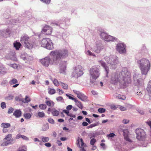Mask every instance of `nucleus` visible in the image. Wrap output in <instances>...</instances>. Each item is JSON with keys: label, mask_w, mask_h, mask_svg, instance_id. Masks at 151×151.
I'll list each match as a JSON object with an SVG mask.
<instances>
[{"label": "nucleus", "mask_w": 151, "mask_h": 151, "mask_svg": "<svg viewBox=\"0 0 151 151\" xmlns=\"http://www.w3.org/2000/svg\"><path fill=\"white\" fill-rule=\"evenodd\" d=\"M51 55L53 56L54 60V62H55V64H58L62 59L67 57L68 55V52L67 50L62 49L56 50L52 51Z\"/></svg>", "instance_id": "obj_1"}, {"label": "nucleus", "mask_w": 151, "mask_h": 151, "mask_svg": "<svg viewBox=\"0 0 151 151\" xmlns=\"http://www.w3.org/2000/svg\"><path fill=\"white\" fill-rule=\"evenodd\" d=\"M142 74L146 75L150 67V63L148 60L143 58L137 62Z\"/></svg>", "instance_id": "obj_2"}, {"label": "nucleus", "mask_w": 151, "mask_h": 151, "mask_svg": "<svg viewBox=\"0 0 151 151\" xmlns=\"http://www.w3.org/2000/svg\"><path fill=\"white\" fill-rule=\"evenodd\" d=\"M89 73L90 82L91 83L95 82L96 79L99 76L100 74L99 69L95 66H93L90 68Z\"/></svg>", "instance_id": "obj_3"}, {"label": "nucleus", "mask_w": 151, "mask_h": 151, "mask_svg": "<svg viewBox=\"0 0 151 151\" xmlns=\"http://www.w3.org/2000/svg\"><path fill=\"white\" fill-rule=\"evenodd\" d=\"M20 41L21 43L24 44V47L29 49H32L36 45L34 39L29 40V37L27 36L22 37Z\"/></svg>", "instance_id": "obj_4"}, {"label": "nucleus", "mask_w": 151, "mask_h": 151, "mask_svg": "<svg viewBox=\"0 0 151 151\" xmlns=\"http://www.w3.org/2000/svg\"><path fill=\"white\" fill-rule=\"evenodd\" d=\"M41 46L49 50L52 49L53 48L52 41L49 38H44L41 41Z\"/></svg>", "instance_id": "obj_5"}, {"label": "nucleus", "mask_w": 151, "mask_h": 151, "mask_svg": "<svg viewBox=\"0 0 151 151\" xmlns=\"http://www.w3.org/2000/svg\"><path fill=\"white\" fill-rule=\"evenodd\" d=\"M136 134V138L139 140H143L145 139L146 134L144 130L138 128L135 131Z\"/></svg>", "instance_id": "obj_6"}, {"label": "nucleus", "mask_w": 151, "mask_h": 151, "mask_svg": "<svg viewBox=\"0 0 151 151\" xmlns=\"http://www.w3.org/2000/svg\"><path fill=\"white\" fill-rule=\"evenodd\" d=\"M54 57L51 59L49 57H46L40 60V62L44 66L47 67L49 64H55V62H54Z\"/></svg>", "instance_id": "obj_7"}, {"label": "nucleus", "mask_w": 151, "mask_h": 151, "mask_svg": "<svg viewBox=\"0 0 151 151\" xmlns=\"http://www.w3.org/2000/svg\"><path fill=\"white\" fill-rule=\"evenodd\" d=\"M104 59L108 64L111 65H116L118 63V60L116 56L110 57L106 56L104 58Z\"/></svg>", "instance_id": "obj_8"}, {"label": "nucleus", "mask_w": 151, "mask_h": 151, "mask_svg": "<svg viewBox=\"0 0 151 151\" xmlns=\"http://www.w3.org/2000/svg\"><path fill=\"white\" fill-rule=\"evenodd\" d=\"M116 49L120 53H125L126 52L125 45L123 43H118L116 46Z\"/></svg>", "instance_id": "obj_9"}, {"label": "nucleus", "mask_w": 151, "mask_h": 151, "mask_svg": "<svg viewBox=\"0 0 151 151\" xmlns=\"http://www.w3.org/2000/svg\"><path fill=\"white\" fill-rule=\"evenodd\" d=\"M83 70L82 66L79 65L75 67L74 73L77 74L78 76H80L83 74Z\"/></svg>", "instance_id": "obj_10"}, {"label": "nucleus", "mask_w": 151, "mask_h": 151, "mask_svg": "<svg viewBox=\"0 0 151 151\" xmlns=\"http://www.w3.org/2000/svg\"><path fill=\"white\" fill-rule=\"evenodd\" d=\"M52 31V28L48 26H45L43 28L42 31V32H43L47 35H50L51 34Z\"/></svg>", "instance_id": "obj_11"}, {"label": "nucleus", "mask_w": 151, "mask_h": 151, "mask_svg": "<svg viewBox=\"0 0 151 151\" xmlns=\"http://www.w3.org/2000/svg\"><path fill=\"white\" fill-rule=\"evenodd\" d=\"M66 63L65 61L62 62V63L60 64L59 67L60 70L59 72L60 73H63L65 72V71L66 69Z\"/></svg>", "instance_id": "obj_12"}, {"label": "nucleus", "mask_w": 151, "mask_h": 151, "mask_svg": "<svg viewBox=\"0 0 151 151\" xmlns=\"http://www.w3.org/2000/svg\"><path fill=\"white\" fill-rule=\"evenodd\" d=\"M111 79V83L112 84H115L119 81V76L117 74H115L112 75Z\"/></svg>", "instance_id": "obj_13"}, {"label": "nucleus", "mask_w": 151, "mask_h": 151, "mask_svg": "<svg viewBox=\"0 0 151 151\" xmlns=\"http://www.w3.org/2000/svg\"><path fill=\"white\" fill-rule=\"evenodd\" d=\"M123 136L124 137V139L127 141L129 142H132V141L130 139L128 136L129 131L127 129H125L123 130Z\"/></svg>", "instance_id": "obj_14"}, {"label": "nucleus", "mask_w": 151, "mask_h": 151, "mask_svg": "<svg viewBox=\"0 0 151 151\" xmlns=\"http://www.w3.org/2000/svg\"><path fill=\"white\" fill-rule=\"evenodd\" d=\"M99 62L101 64V65L104 68L106 72V76L108 77V74L109 73V69L108 67L106 65L105 62L102 60H99Z\"/></svg>", "instance_id": "obj_15"}, {"label": "nucleus", "mask_w": 151, "mask_h": 151, "mask_svg": "<svg viewBox=\"0 0 151 151\" xmlns=\"http://www.w3.org/2000/svg\"><path fill=\"white\" fill-rule=\"evenodd\" d=\"M77 96L79 99L83 101H85L87 99V96L80 92L77 95Z\"/></svg>", "instance_id": "obj_16"}, {"label": "nucleus", "mask_w": 151, "mask_h": 151, "mask_svg": "<svg viewBox=\"0 0 151 151\" xmlns=\"http://www.w3.org/2000/svg\"><path fill=\"white\" fill-rule=\"evenodd\" d=\"M22 114L21 111L19 110H17L14 112L13 115L16 118L20 117Z\"/></svg>", "instance_id": "obj_17"}, {"label": "nucleus", "mask_w": 151, "mask_h": 151, "mask_svg": "<svg viewBox=\"0 0 151 151\" xmlns=\"http://www.w3.org/2000/svg\"><path fill=\"white\" fill-rule=\"evenodd\" d=\"M146 89L149 95L151 96V80L149 82Z\"/></svg>", "instance_id": "obj_18"}, {"label": "nucleus", "mask_w": 151, "mask_h": 151, "mask_svg": "<svg viewBox=\"0 0 151 151\" xmlns=\"http://www.w3.org/2000/svg\"><path fill=\"white\" fill-rule=\"evenodd\" d=\"M51 113L53 116H56L59 114V112L55 109L53 108L52 110Z\"/></svg>", "instance_id": "obj_19"}, {"label": "nucleus", "mask_w": 151, "mask_h": 151, "mask_svg": "<svg viewBox=\"0 0 151 151\" xmlns=\"http://www.w3.org/2000/svg\"><path fill=\"white\" fill-rule=\"evenodd\" d=\"M11 124L9 123H3L1 125V128H9L11 127Z\"/></svg>", "instance_id": "obj_20"}, {"label": "nucleus", "mask_w": 151, "mask_h": 151, "mask_svg": "<svg viewBox=\"0 0 151 151\" xmlns=\"http://www.w3.org/2000/svg\"><path fill=\"white\" fill-rule=\"evenodd\" d=\"M76 104V105L80 109H82L83 108V106L81 103L77 100V99H76L75 101H74Z\"/></svg>", "instance_id": "obj_21"}, {"label": "nucleus", "mask_w": 151, "mask_h": 151, "mask_svg": "<svg viewBox=\"0 0 151 151\" xmlns=\"http://www.w3.org/2000/svg\"><path fill=\"white\" fill-rule=\"evenodd\" d=\"M101 50V49L100 47L97 45H96L93 48V51L97 53L100 52Z\"/></svg>", "instance_id": "obj_22"}, {"label": "nucleus", "mask_w": 151, "mask_h": 151, "mask_svg": "<svg viewBox=\"0 0 151 151\" xmlns=\"http://www.w3.org/2000/svg\"><path fill=\"white\" fill-rule=\"evenodd\" d=\"M14 47L16 48L17 50H19L21 45V43L19 42H16L15 43H14Z\"/></svg>", "instance_id": "obj_23"}, {"label": "nucleus", "mask_w": 151, "mask_h": 151, "mask_svg": "<svg viewBox=\"0 0 151 151\" xmlns=\"http://www.w3.org/2000/svg\"><path fill=\"white\" fill-rule=\"evenodd\" d=\"M46 105L49 106H53L54 105V102L51 101H47L45 102Z\"/></svg>", "instance_id": "obj_24"}, {"label": "nucleus", "mask_w": 151, "mask_h": 151, "mask_svg": "<svg viewBox=\"0 0 151 151\" xmlns=\"http://www.w3.org/2000/svg\"><path fill=\"white\" fill-rule=\"evenodd\" d=\"M12 138V135L11 134H9L7 135L5 138L4 139V140H6L7 141L10 142Z\"/></svg>", "instance_id": "obj_25"}, {"label": "nucleus", "mask_w": 151, "mask_h": 151, "mask_svg": "<svg viewBox=\"0 0 151 151\" xmlns=\"http://www.w3.org/2000/svg\"><path fill=\"white\" fill-rule=\"evenodd\" d=\"M31 99L28 96H26L24 99H22V101L24 103H27L30 102Z\"/></svg>", "instance_id": "obj_26"}, {"label": "nucleus", "mask_w": 151, "mask_h": 151, "mask_svg": "<svg viewBox=\"0 0 151 151\" xmlns=\"http://www.w3.org/2000/svg\"><path fill=\"white\" fill-rule=\"evenodd\" d=\"M18 83L17 80L15 78H13L9 81V83L10 85H12L16 84Z\"/></svg>", "instance_id": "obj_27"}, {"label": "nucleus", "mask_w": 151, "mask_h": 151, "mask_svg": "<svg viewBox=\"0 0 151 151\" xmlns=\"http://www.w3.org/2000/svg\"><path fill=\"white\" fill-rule=\"evenodd\" d=\"M60 84H61L63 88L66 90L68 89V86L67 84L61 82H60Z\"/></svg>", "instance_id": "obj_28"}, {"label": "nucleus", "mask_w": 151, "mask_h": 151, "mask_svg": "<svg viewBox=\"0 0 151 151\" xmlns=\"http://www.w3.org/2000/svg\"><path fill=\"white\" fill-rule=\"evenodd\" d=\"M41 140L44 142H47L49 140V138L47 137H41Z\"/></svg>", "instance_id": "obj_29"}, {"label": "nucleus", "mask_w": 151, "mask_h": 151, "mask_svg": "<svg viewBox=\"0 0 151 151\" xmlns=\"http://www.w3.org/2000/svg\"><path fill=\"white\" fill-rule=\"evenodd\" d=\"M37 115L39 117L42 118L45 116V114L43 111H40L37 113Z\"/></svg>", "instance_id": "obj_30"}, {"label": "nucleus", "mask_w": 151, "mask_h": 151, "mask_svg": "<svg viewBox=\"0 0 151 151\" xmlns=\"http://www.w3.org/2000/svg\"><path fill=\"white\" fill-rule=\"evenodd\" d=\"M39 107L42 110H45L46 109L47 106L45 104H42L39 105Z\"/></svg>", "instance_id": "obj_31"}, {"label": "nucleus", "mask_w": 151, "mask_h": 151, "mask_svg": "<svg viewBox=\"0 0 151 151\" xmlns=\"http://www.w3.org/2000/svg\"><path fill=\"white\" fill-rule=\"evenodd\" d=\"M116 97L118 99L122 100H125L126 99V97L125 96L119 94L116 96Z\"/></svg>", "instance_id": "obj_32"}, {"label": "nucleus", "mask_w": 151, "mask_h": 151, "mask_svg": "<svg viewBox=\"0 0 151 151\" xmlns=\"http://www.w3.org/2000/svg\"><path fill=\"white\" fill-rule=\"evenodd\" d=\"M24 116L26 119H29L31 117V115L30 113H25L24 114Z\"/></svg>", "instance_id": "obj_33"}, {"label": "nucleus", "mask_w": 151, "mask_h": 151, "mask_svg": "<svg viewBox=\"0 0 151 151\" xmlns=\"http://www.w3.org/2000/svg\"><path fill=\"white\" fill-rule=\"evenodd\" d=\"M55 93V89L52 88H50L48 89V93L52 95L54 94Z\"/></svg>", "instance_id": "obj_34"}, {"label": "nucleus", "mask_w": 151, "mask_h": 151, "mask_svg": "<svg viewBox=\"0 0 151 151\" xmlns=\"http://www.w3.org/2000/svg\"><path fill=\"white\" fill-rule=\"evenodd\" d=\"M108 37V38L106 39L107 41H113L115 39L114 37L109 35Z\"/></svg>", "instance_id": "obj_35"}, {"label": "nucleus", "mask_w": 151, "mask_h": 151, "mask_svg": "<svg viewBox=\"0 0 151 151\" xmlns=\"http://www.w3.org/2000/svg\"><path fill=\"white\" fill-rule=\"evenodd\" d=\"M10 142H8L7 141H4L3 142L1 145V146H5L8 145L10 144Z\"/></svg>", "instance_id": "obj_36"}, {"label": "nucleus", "mask_w": 151, "mask_h": 151, "mask_svg": "<svg viewBox=\"0 0 151 151\" xmlns=\"http://www.w3.org/2000/svg\"><path fill=\"white\" fill-rule=\"evenodd\" d=\"M96 142V139L94 138H93L91 140L90 143L91 145H93Z\"/></svg>", "instance_id": "obj_37"}, {"label": "nucleus", "mask_w": 151, "mask_h": 151, "mask_svg": "<svg viewBox=\"0 0 151 151\" xmlns=\"http://www.w3.org/2000/svg\"><path fill=\"white\" fill-rule=\"evenodd\" d=\"M54 84L57 86H58L59 85V83L58 81L56 79H54L53 81Z\"/></svg>", "instance_id": "obj_38"}, {"label": "nucleus", "mask_w": 151, "mask_h": 151, "mask_svg": "<svg viewBox=\"0 0 151 151\" xmlns=\"http://www.w3.org/2000/svg\"><path fill=\"white\" fill-rule=\"evenodd\" d=\"M107 34L105 33V32H102L100 35L101 36L102 38L104 40L106 36H107Z\"/></svg>", "instance_id": "obj_39"}, {"label": "nucleus", "mask_w": 151, "mask_h": 151, "mask_svg": "<svg viewBox=\"0 0 151 151\" xmlns=\"http://www.w3.org/2000/svg\"><path fill=\"white\" fill-rule=\"evenodd\" d=\"M57 100L58 101L63 102V97L61 96H59L56 98Z\"/></svg>", "instance_id": "obj_40"}, {"label": "nucleus", "mask_w": 151, "mask_h": 151, "mask_svg": "<svg viewBox=\"0 0 151 151\" xmlns=\"http://www.w3.org/2000/svg\"><path fill=\"white\" fill-rule=\"evenodd\" d=\"M98 111L101 113H103L105 112V109H104L100 108L98 109Z\"/></svg>", "instance_id": "obj_41"}, {"label": "nucleus", "mask_w": 151, "mask_h": 151, "mask_svg": "<svg viewBox=\"0 0 151 151\" xmlns=\"http://www.w3.org/2000/svg\"><path fill=\"white\" fill-rule=\"evenodd\" d=\"M1 106L2 108L4 109L6 107V104L4 102H2L1 103Z\"/></svg>", "instance_id": "obj_42"}, {"label": "nucleus", "mask_w": 151, "mask_h": 151, "mask_svg": "<svg viewBox=\"0 0 151 151\" xmlns=\"http://www.w3.org/2000/svg\"><path fill=\"white\" fill-rule=\"evenodd\" d=\"M48 121L50 123L52 124H54L55 123L54 121V120L51 118L48 119Z\"/></svg>", "instance_id": "obj_43"}, {"label": "nucleus", "mask_w": 151, "mask_h": 151, "mask_svg": "<svg viewBox=\"0 0 151 151\" xmlns=\"http://www.w3.org/2000/svg\"><path fill=\"white\" fill-rule=\"evenodd\" d=\"M41 1L43 2L46 4H49L51 0H40Z\"/></svg>", "instance_id": "obj_44"}, {"label": "nucleus", "mask_w": 151, "mask_h": 151, "mask_svg": "<svg viewBox=\"0 0 151 151\" xmlns=\"http://www.w3.org/2000/svg\"><path fill=\"white\" fill-rule=\"evenodd\" d=\"M14 111V109L12 107H11L9 108L8 111V114L12 113Z\"/></svg>", "instance_id": "obj_45"}, {"label": "nucleus", "mask_w": 151, "mask_h": 151, "mask_svg": "<svg viewBox=\"0 0 151 151\" xmlns=\"http://www.w3.org/2000/svg\"><path fill=\"white\" fill-rule=\"evenodd\" d=\"M115 135V134L113 133H110L107 135V136L108 137H114Z\"/></svg>", "instance_id": "obj_46"}, {"label": "nucleus", "mask_w": 151, "mask_h": 151, "mask_svg": "<svg viewBox=\"0 0 151 151\" xmlns=\"http://www.w3.org/2000/svg\"><path fill=\"white\" fill-rule=\"evenodd\" d=\"M87 52L88 53V55H91V56H94L95 57L96 56H95V54H94L93 53H92L89 50H88L87 51Z\"/></svg>", "instance_id": "obj_47"}, {"label": "nucleus", "mask_w": 151, "mask_h": 151, "mask_svg": "<svg viewBox=\"0 0 151 151\" xmlns=\"http://www.w3.org/2000/svg\"><path fill=\"white\" fill-rule=\"evenodd\" d=\"M66 96H68L70 99L73 100L74 101L76 99L74 98L71 97V96H70L68 95L67 94H66Z\"/></svg>", "instance_id": "obj_48"}, {"label": "nucleus", "mask_w": 151, "mask_h": 151, "mask_svg": "<svg viewBox=\"0 0 151 151\" xmlns=\"http://www.w3.org/2000/svg\"><path fill=\"white\" fill-rule=\"evenodd\" d=\"M73 106L72 105H70L66 107V109L68 111L71 110Z\"/></svg>", "instance_id": "obj_49"}, {"label": "nucleus", "mask_w": 151, "mask_h": 151, "mask_svg": "<svg viewBox=\"0 0 151 151\" xmlns=\"http://www.w3.org/2000/svg\"><path fill=\"white\" fill-rule=\"evenodd\" d=\"M129 122V120L128 119H124L122 120V122L125 124L128 123Z\"/></svg>", "instance_id": "obj_50"}, {"label": "nucleus", "mask_w": 151, "mask_h": 151, "mask_svg": "<svg viewBox=\"0 0 151 151\" xmlns=\"http://www.w3.org/2000/svg\"><path fill=\"white\" fill-rule=\"evenodd\" d=\"M119 109L121 110L122 111H125L126 110V109L125 107H123L122 106H120Z\"/></svg>", "instance_id": "obj_51"}, {"label": "nucleus", "mask_w": 151, "mask_h": 151, "mask_svg": "<svg viewBox=\"0 0 151 151\" xmlns=\"http://www.w3.org/2000/svg\"><path fill=\"white\" fill-rule=\"evenodd\" d=\"M4 70V68L3 66L0 65V73L3 72Z\"/></svg>", "instance_id": "obj_52"}, {"label": "nucleus", "mask_w": 151, "mask_h": 151, "mask_svg": "<svg viewBox=\"0 0 151 151\" xmlns=\"http://www.w3.org/2000/svg\"><path fill=\"white\" fill-rule=\"evenodd\" d=\"M63 112L64 113H65L68 116V114H69V111L68 110H64L63 111Z\"/></svg>", "instance_id": "obj_53"}, {"label": "nucleus", "mask_w": 151, "mask_h": 151, "mask_svg": "<svg viewBox=\"0 0 151 151\" xmlns=\"http://www.w3.org/2000/svg\"><path fill=\"white\" fill-rule=\"evenodd\" d=\"M45 145L47 147H50L51 146V144L49 143H46L45 144Z\"/></svg>", "instance_id": "obj_54"}, {"label": "nucleus", "mask_w": 151, "mask_h": 151, "mask_svg": "<svg viewBox=\"0 0 151 151\" xmlns=\"http://www.w3.org/2000/svg\"><path fill=\"white\" fill-rule=\"evenodd\" d=\"M8 131V129L7 128H3L2 131L3 133H6Z\"/></svg>", "instance_id": "obj_55"}, {"label": "nucleus", "mask_w": 151, "mask_h": 151, "mask_svg": "<svg viewBox=\"0 0 151 151\" xmlns=\"http://www.w3.org/2000/svg\"><path fill=\"white\" fill-rule=\"evenodd\" d=\"M57 90V91H58L59 92V94H63L64 93L63 91L62 90H61L60 89H58Z\"/></svg>", "instance_id": "obj_56"}, {"label": "nucleus", "mask_w": 151, "mask_h": 151, "mask_svg": "<svg viewBox=\"0 0 151 151\" xmlns=\"http://www.w3.org/2000/svg\"><path fill=\"white\" fill-rule=\"evenodd\" d=\"M95 126H96V125L95 124H92L88 126V128H92Z\"/></svg>", "instance_id": "obj_57"}, {"label": "nucleus", "mask_w": 151, "mask_h": 151, "mask_svg": "<svg viewBox=\"0 0 151 151\" xmlns=\"http://www.w3.org/2000/svg\"><path fill=\"white\" fill-rule=\"evenodd\" d=\"M21 134H18L16 137V139H19L20 138H21Z\"/></svg>", "instance_id": "obj_58"}, {"label": "nucleus", "mask_w": 151, "mask_h": 151, "mask_svg": "<svg viewBox=\"0 0 151 151\" xmlns=\"http://www.w3.org/2000/svg\"><path fill=\"white\" fill-rule=\"evenodd\" d=\"M57 144L59 146H61L62 145V143L61 142L60 140H58L57 142Z\"/></svg>", "instance_id": "obj_59"}, {"label": "nucleus", "mask_w": 151, "mask_h": 151, "mask_svg": "<svg viewBox=\"0 0 151 151\" xmlns=\"http://www.w3.org/2000/svg\"><path fill=\"white\" fill-rule=\"evenodd\" d=\"M21 138H22V139L25 140H27L28 139L25 136L22 135H21Z\"/></svg>", "instance_id": "obj_60"}, {"label": "nucleus", "mask_w": 151, "mask_h": 151, "mask_svg": "<svg viewBox=\"0 0 151 151\" xmlns=\"http://www.w3.org/2000/svg\"><path fill=\"white\" fill-rule=\"evenodd\" d=\"M82 124L83 126H87L88 125V124L87 122H84L82 123Z\"/></svg>", "instance_id": "obj_61"}, {"label": "nucleus", "mask_w": 151, "mask_h": 151, "mask_svg": "<svg viewBox=\"0 0 151 151\" xmlns=\"http://www.w3.org/2000/svg\"><path fill=\"white\" fill-rule=\"evenodd\" d=\"M68 116L73 118H75L76 117V116L75 115L71 113L69 114Z\"/></svg>", "instance_id": "obj_62"}, {"label": "nucleus", "mask_w": 151, "mask_h": 151, "mask_svg": "<svg viewBox=\"0 0 151 151\" xmlns=\"http://www.w3.org/2000/svg\"><path fill=\"white\" fill-rule=\"evenodd\" d=\"M111 109L115 110L116 108V106L114 105H112L111 106Z\"/></svg>", "instance_id": "obj_63"}, {"label": "nucleus", "mask_w": 151, "mask_h": 151, "mask_svg": "<svg viewBox=\"0 0 151 151\" xmlns=\"http://www.w3.org/2000/svg\"><path fill=\"white\" fill-rule=\"evenodd\" d=\"M91 93H92V94L94 95H96L97 94V92L94 91H91Z\"/></svg>", "instance_id": "obj_64"}]
</instances>
